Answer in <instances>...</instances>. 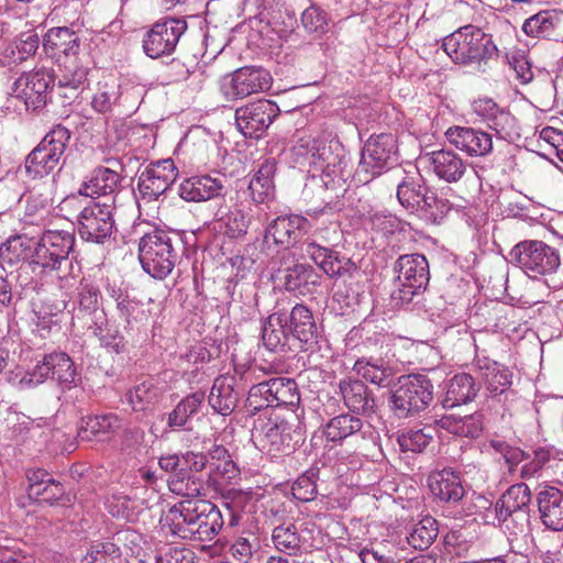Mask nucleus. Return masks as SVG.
<instances>
[{"instance_id": "1", "label": "nucleus", "mask_w": 563, "mask_h": 563, "mask_svg": "<svg viewBox=\"0 0 563 563\" xmlns=\"http://www.w3.org/2000/svg\"><path fill=\"white\" fill-rule=\"evenodd\" d=\"M290 159L308 173V185L335 192L344 190L349 174L346 153L342 143L331 133L314 129L299 130L294 135Z\"/></svg>"}, {"instance_id": "2", "label": "nucleus", "mask_w": 563, "mask_h": 563, "mask_svg": "<svg viewBox=\"0 0 563 563\" xmlns=\"http://www.w3.org/2000/svg\"><path fill=\"white\" fill-rule=\"evenodd\" d=\"M76 243L73 232L45 230L34 241L32 272L44 283H57L59 290L69 294L77 285L69 258Z\"/></svg>"}, {"instance_id": "3", "label": "nucleus", "mask_w": 563, "mask_h": 563, "mask_svg": "<svg viewBox=\"0 0 563 563\" xmlns=\"http://www.w3.org/2000/svg\"><path fill=\"white\" fill-rule=\"evenodd\" d=\"M164 527L184 540L210 542L223 528L221 510L207 499H181L163 518Z\"/></svg>"}, {"instance_id": "4", "label": "nucleus", "mask_w": 563, "mask_h": 563, "mask_svg": "<svg viewBox=\"0 0 563 563\" xmlns=\"http://www.w3.org/2000/svg\"><path fill=\"white\" fill-rule=\"evenodd\" d=\"M184 251L181 235L176 231L155 228L139 241V261L143 271L157 280L168 277Z\"/></svg>"}, {"instance_id": "5", "label": "nucleus", "mask_w": 563, "mask_h": 563, "mask_svg": "<svg viewBox=\"0 0 563 563\" xmlns=\"http://www.w3.org/2000/svg\"><path fill=\"white\" fill-rule=\"evenodd\" d=\"M54 74L47 68L22 73L10 86L7 109L40 113L51 99Z\"/></svg>"}, {"instance_id": "6", "label": "nucleus", "mask_w": 563, "mask_h": 563, "mask_svg": "<svg viewBox=\"0 0 563 563\" xmlns=\"http://www.w3.org/2000/svg\"><path fill=\"white\" fill-rule=\"evenodd\" d=\"M442 48L448 56L461 65L485 62L497 56V46L490 34L482 29L467 24L445 36Z\"/></svg>"}, {"instance_id": "7", "label": "nucleus", "mask_w": 563, "mask_h": 563, "mask_svg": "<svg viewBox=\"0 0 563 563\" xmlns=\"http://www.w3.org/2000/svg\"><path fill=\"white\" fill-rule=\"evenodd\" d=\"M531 490L525 483L511 485L484 515L485 523L499 526L518 534L529 525Z\"/></svg>"}, {"instance_id": "8", "label": "nucleus", "mask_w": 563, "mask_h": 563, "mask_svg": "<svg viewBox=\"0 0 563 563\" xmlns=\"http://www.w3.org/2000/svg\"><path fill=\"white\" fill-rule=\"evenodd\" d=\"M394 271L397 276L391 299L397 306L408 305L428 286L429 263L422 254L413 253L399 256Z\"/></svg>"}, {"instance_id": "9", "label": "nucleus", "mask_w": 563, "mask_h": 563, "mask_svg": "<svg viewBox=\"0 0 563 563\" xmlns=\"http://www.w3.org/2000/svg\"><path fill=\"white\" fill-rule=\"evenodd\" d=\"M52 378L60 388L70 389L80 382V375L70 356L60 351L45 354L35 366L21 374L18 384L23 388L36 387L46 379Z\"/></svg>"}, {"instance_id": "10", "label": "nucleus", "mask_w": 563, "mask_h": 563, "mask_svg": "<svg viewBox=\"0 0 563 563\" xmlns=\"http://www.w3.org/2000/svg\"><path fill=\"white\" fill-rule=\"evenodd\" d=\"M294 427L278 415H261L253 424L252 441L263 453L276 457L294 451Z\"/></svg>"}, {"instance_id": "11", "label": "nucleus", "mask_w": 563, "mask_h": 563, "mask_svg": "<svg viewBox=\"0 0 563 563\" xmlns=\"http://www.w3.org/2000/svg\"><path fill=\"white\" fill-rule=\"evenodd\" d=\"M509 261L533 279L555 273L561 264L559 251L538 240L516 244L509 252Z\"/></svg>"}, {"instance_id": "12", "label": "nucleus", "mask_w": 563, "mask_h": 563, "mask_svg": "<svg viewBox=\"0 0 563 563\" xmlns=\"http://www.w3.org/2000/svg\"><path fill=\"white\" fill-rule=\"evenodd\" d=\"M397 140L391 133L372 135L363 146L356 169L360 181L369 183L397 164Z\"/></svg>"}, {"instance_id": "13", "label": "nucleus", "mask_w": 563, "mask_h": 563, "mask_svg": "<svg viewBox=\"0 0 563 563\" xmlns=\"http://www.w3.org/2000/svg\"><path fill=\"white\" fill-rule=\"evenodd\" d=\"M70 136L71 133L66 126L62 124L54 125L26 156V173L33 178H42L51 174L60 163Z\"/></svg>"}, {"instance_id": "14", "label": "nucleus", "mask_w": 563, "mask_h": 563, "mask_svg": "<svg viewBox=\"0 0 563 563\" xmlns=\"http://www.w3.org/2000/svg\"><path fill=\"white\" fill-rule=\"evenodd\" d=\"M433 400V384L421 374L401 376L390 397L391 409L399 418L419 413Z\"/></svg>"}, {"instance_id": "15", "label": "nucleus", "mask_w": 563, "mask_h": 563, "mask_svg": "<svg viewBox=\"0 0 563 563\" xmlns=\"http://www.w3.org/2000/svg\"><path fill=\"white\" fill-rule=\"evenodd\" d=\"M115 206L91 200L76 214L77 231L81 240L104 244L115 231Z\"/></svg>"}, {"instance_id": "16", "label": "nucleus", "mask_w": 563, "mask_h": 563, "mask_svg": "<svg viewBox=\"0 0 563 563\" xmlns=\"http://www.w3.org/2000/svg\"><path fill=\"white\" fill-rule=\"evenodd\" d=\"M187 26L184 18L168 16L158 20L143 37L145 55L155 59L174 53Z\"/></svg>"}, {"instance_id": "17", "label": "nucleus", "mask_w": 563, "mask_h": 563, "mask_svg": "<svg viewBox=\"0 0 563 563\" xmlns=\"http://www.w3.org/2000/svg\"><path fill=\"white\" fill-rule=\"evenodd\" d=\"M471 107L477 120L495 131L498 139L514 142L520 136L516 118L493 98L478 97L472 102Z\"/></svg>"}, {"instance_id": "18", "label": "nucleus", "mask_w": 563, "mask_h": 563, "mask_svg": "<svg viewBox=\"0 0 563 563\" xmlns=\"http://www.w3.org/2000/svg\"><path fill=\"white\" fill-rule=\"evenodd\" d=\"M178 169L172 158L150 163L137 177V190L142 201H156L175 183Z\"/></svg>"}, {"instance_id": "19", "label": "nucleus", "mask_w": 563, "mask_h": 563, "mask_svg": "<svg viewBox=\"0 0 563 563\" xmlns=\"http://www.w3.org/2000/svg\"><path fill=\"white\" fill-rule=\"evenodd\" d=\"M271 85L272 76L266 69L242 67L222 79L221 91L228 100H235L265 91Z\"/></svg>"}, {"instance_id": "20", "label": "nucleus", "mask_w": 563, "mask_h": 563, "mask_svg": "<svg viewBox=\"0 0 563 563\" xmlns=\"http://www.w3.org/2000/svg\"><path fill=\"white\" fill-rule=\"evenodd\" d=\"M78 292L71 309L70 324L74 329H82L107 316L101 306V292L99 287L86 279H78Z\"/></svg>"}, {"instance_id": "21", "label": "nucleus", "mask_w": 563, "mask_h": 563, "mask_svg": "<svg viewBox=\"0 0 563 563\" xmlns=\"http://www.w3.org/2000/svg\"><path fill=\"white\" fill-rule=\"evenodd\" d=\"M278 114L279 108L275 102L261 99L238 108L235 121L245 137L260 139Z\"/></svg>"}, {"instance_id": "22", "label": "nucleus", "mask_w": 563, "mask_h": 563, "mask_svg": "<svg viewBox=\"0 0 563 563\" xmlns=\"http://www.w3.org/2000/svg\"><path fill=\"white\" fill-rule=\"evenodd\" d=\"M472 367L490 397L506 393L512 385L514 375L509 367L492 360L486 351H479L476 345Z\"/></svg>"}, {"instance_id": "23", "label": "nucleus", "mask_w": 563, "mask_h": 563, "mask_svg": "<svg viewBox=\"0 0 563 563\" xmlns=\"http://www.w3.org/2000/svg\"><path fill=\"white\" fill-rule=\"evenodd\" d=\"M324 435L331 442H342L347 438H360L365 444L374 445L379 439L378 432L371 423L350 413H342L330 419L324 428Z\"/></svg>"}, {"instance_id": "24", "label": "nucleus", "mask_w": 563, "mask_h": 563, "mask_svg": "<svg viewBox=\"0 0 563 563\" xmlns=\"http://www.w3.org/2000/svg\"><path fill=\"white\" fill-rule=\"evenodd\" d=\"M445 136L451 145L471 157H485L493 152V136L482 129L455 125L446 130Z\"/></svg>"}, {"instance_id": "25", "label": "nucleus", "mask_w": 563, "mask_h": 563, "mask_svg": "<svg viewBox=\"0 0 563 563\" xmlns=\"http://www.w3.org/2000/svg\"><path fill=\"white\" fill-rule=\"evenodd\" d=\"M275 277L287 291L299 296L312 295L321 284L320 274L311 265L300 262L279 267Z\"/></svg>"}, {"instance_id": "26", "label": "nucleus", "mask_w": 563, "mask_h": 563, "mask_svg": "<svg viewBox=\"0 0 563 563\" xmlns=\"http://www.w3.org/2000/svg\"><path fill=\"white\" fill-rule=\"evenodd\" d=\"M388 339V333L374 320L364 319L347 332L344 342L347 351L366 354L380 351Z\"/></svg>"}, {"instance_id": "27", "label": "nucleus", "mask_w": 563, "mask_h": 563, "mask_svg": "<svg viewBox=\"0 0 563 563\" xmlns=\"http://www.w3.org/2000/svg\"><path fill=\"white\" fill-rule=\"evenodd\" d=\"M310 228L307 218L300 214L279 216L265 229L264 240L269 243L288 249L295 245Z\"/></svg>"}, {"instance_id": "28", "label": "nucleus", "mask_w": 563, "mask_h": 563, "mask_svg": "<svg viewBox=\"0 0 563 563\" xmlns=\"http://www.w3.org/2000/svg\"><path fill=\"white\" fill-rule=\"evenodd\" d=\"M67 301L43 299L32 302L33 332L45 339L62 330Z\"/></svg>"}, {"instance_id": "29", "label": "nucleus", "mask_w": 563, "mask_h": 563, "mask_svg": "<svg viewBox=\"0 0 563 563\" xmlns=\"http://www.w3.org/2000/svg\"><path fill=\"white\" fill-rule=\"evenodd\" d=\"M285 319L291 338L299 350H309L318 341V325L312 311L303 303H296Z\"/></svg>"}, {"instance_id": "30", "label": "nucleus", "mask_w": 563, "mask_h": 563, "mask_svg": "<svg viewBox=\"0 0 563 563\" xmlns=\"http://www.w3.org/2000/svg\"><path fill=\"white\" fill-rule=\"evenodd\" d=\"M223 177L211 174L190 176L180 183L178 195L188 202L209 201L223 196Z\"/></svg>"}, {"instance_id": "31", "label": "nucleus", "mask_w": 563, "mask_h": 563, "mask_svg": "<svg viewBox=\"0 0 563 563\" xmlns=\"http://www.w3.org/2000/svg\"><path fill=\"white\" fill-rule=\"evenodd\" d=\"M208 482L216 489L222 490L235 485L240 479V468L232 460L229 451L222 445H214L210 452Z\"/></svg>"}, {"instance_id": "32", "label": "nucleus", "mask_w": 563, "mask_h": 563, "mask_svg": "<svg viewBox=\"0 0 563 563\" xmlns=\"http://www.w3.org/2000/svg\"><path fill=\"white\" fill-rule=\"evenodd\" d=\"M263 345L271 352L283 353L298 349L286 323L285 312L275 311L269 314L262 325Z\"/></svg>"}, {"instance_id": "33", "label": "nucleus", "mask_w": 563, "mask_h": 563, "mask_svg": "<svg viewBox=\"0 0 563 563\" xmlns=\"http://www.w3.org/2000/svg\"><path fill=\"white\" fill-rule=\"evenodd\" d=\"M424 158L433 174L445 183H457L467 170V163L453 150L432 151Z\"/></svg>"}, {"instance_id": "34", "label": "nucleus", "mask_w": 563, "mask_h": 563, "mask_svg": "<svg viewBox=\"0 0 563 563\" xmlns=\"http://www.w3.org/2000/svg\"><path fill=\"white\" fill-rule=\"evenodd\" d=\"M537 506L542 523L553 531L563 530V492L554 486H542L537 496Z\"/></svg>"}, {"instance_id": "35", "label": "nucleus", "mask_w": 563, "mask_h": 563, "mask_svg": "<svg viewBox=\"0 0 563 563\" xmlns=\"http://www.w3.org/2000/svg\"><path fill=\"white\" fill-rule=\"evenodd\" d=\"M121 181L119 173L109 167L98 166L80 185V194L91 199L104 196L108 197L109 203L114 205V195L119 191Z\"/></svg>"}, {"instance_id": "36", "label": "nucleus", "mask_w": 563, "mask_h": 563, "mask_svg": "<svg viewBox=\"0 0 563 563\" xmlns=\"http://www.w3.org/2000/svg\"><path fill=\"white\" fill-rule=\"evenodd\" d=\"M429 488L441 501L456 504L465 495V488L457 471L445 467L429 476Z\"/></svg>"}, {"instance_id": "37", "label": "nucleus", "mask_w": 563, "mask_h": 563, "mask_svg": "<svg viewBox=\"0 0 563 563\" xmlns=\"http://www.w3.org/2000/svg\"><path fill=\"white\" fill-rule=\"evenodd\" d=\"M305 251L314 264L330 277H341L355 269V265L350 258L316 242H308Z\"/></svg>"}, {"instance_id": "38", "label": "nucleus", "mask_w": 563, "mask_h": 563, "mask_svg": "<svg viewBox=\"0 0 563 563\" xmlns=\"http://www.w3.org/2000/svg\"><path fill=\"white\" fill-rule=\"evenodd\" d=\"M283 518H277L273 523H277L272 531V542L275 549L288 555H297L308 552L312 548V542L299 531L291 522H282Z\"/></svg>"}, {"instance_id": "39", "label": "nucleus", "mask_w": 563, "mask_h": 563, "mask_svg": "<svg viewBox=\"0 0 563 563\" xmlns=\"http://www.w3.org/2000/svg\"><path fill=\"white\" fill-rule=\"evenodd\" d=\"M276 161L266 158L261 162L249 181L251 200L256 205H267L275 198Z\"/></svg>"}, {"instance_id": "40", "label": "nucleus", "mask_w": 563, "mask_h": 563, "mask_svg": "<svg viewBox=\"0 0 563 563\" xmlns=\"http://www.w3.org/2000/svg\"><path fill=\"white\" fill-rule=\"evenodd\" d=\"M43 46L53 57H76L80 51V37L67 26L52 27L43 37Z\"/></svg>"}, {"instance_id": "41", "label": "nucleus", "mask_w": 563, "mask_h": 563, "mask_svg": "<svg viewBox=\"0 0 563 563\" xmlns=\"http://www.w3.org/2000/svg\"><path fill=\"white\" fill-rule=\"evenodd\" d=\"M34 240L26 235H11L0 245L1 269L12 268L30 261L32 267Z\"/></svg>"}, {"instance_id": "42", "label": "nucleus", "mask_w": 563, "mask_h": 563, "mask_svg": "<svg viewBox=\"0 0 563 563\" xmlns=\"http://www.w3.org/2000/svg\"><path fill=\"white\" fill-rule=\"evenodd\" d=\"M479 390L473 376L467 373H460L450 378L445 385V394L442 406L451 409L456 406L472 401Z\"/></svg>"}, {"instance_id": "43", "label": "nucleus", "mask_w": 563, "mask_h": 563, "mask_svg": "<svg viewBox=\"0 0 563 563\" xmlns=\"http://www.w3.org/2000/svg\"><path fill=\"white\" fill-rule=\"evenodd\" d=\"M429 190L419 172L406 173L397 185V199L406 210L413 213Z\"/></svg>"}, {"instance_id": "44", "label": "nucleus", "mask_w": 563, "mask_h": 563, "mask_svg": "<svg viewBox=\"0 0 563 563\" xmlns=\"http://www.w3.org/2000/svg\"><path fill=\"white\" fill-rule=\"evenodd\" d=\"M122 428V420L115 413L90 416L82 420L78 430L81 440L91 441L95 438L103 440Z\"/></svg>"}, {"instance_id": "45", "label": "nucleus", "mask_w": 563, "mask_h": 563, "mask_svg": "<svg viewBox=\"0 0 563 563\" xmlns=\"http://www.w3.org/2000/svg\"><path fill=\"white\" fill-rule=\"evenodd\" d=\"M162 396L163 390L153 378L136 384L125 394L128 404L135 412L152 411Z\"/></svg>"}, {"instance_id": "46", "label": "nucleus", "mask_w": 563, "mask_h": 563, "mask_svg": "<svg viewBox=\"0 0 563 563\" xmlns=\"http://www.w3.org/2000/svg\"><path fill=\"white\" fill-rule=\"evenodd\" d=\"M234 377L219 376L214 379L208 402L211 408L222 415L229 416L238 404V394L234 391Z\"/></svg>"}, {"instance_id": "47", "label": "nucleus", "mask_w": 563, "mask_h": 563, "mask_svg": "<svg viewBox=\"0 0 563 563\" xmlns=\"http://www.w3.org/2000/svg\"><path fill=\"white\" fill-rule=\"evenodd\" d=\"M340 393L344 405L353 412L366 413L375 405L374 398L369 395L367 387L358 379H343L339 384Z\"/></svg>"}, {"instance_id": "48", "label": "nucleus", "mask_w": 563, "mask_h": 563, "mask_svg": "<svg viewBox=\"0 0 563 563\" xmlns=\"http://www.w3.org/2000/svg\"><path fill=\"white\" fill-rule=\"evenodd\" d=\"M438 533L437 520L431 516H426L410 528L404 540H400L401 548L405 547L404 543H407L415 550H427L433 543Z\"/></svg>"}, {"instance_id": "49", "label": "nucleus", "mask_w": 563, "mask_h": 563, "mask_svg": "<svg viewBox=\"0 0 563 563\" xmlns=\"http://www.w3.org/2000/svg\"><path fill=\"white\" fill-rule=\"evenodd\" d=\"M85 329L90 330L99 340L100 345L108 351L120 354L125 350L124 336L117 327L109 323L108 316L102 317Z\"/></svg>"}, {"instance_id": "50", "label": "nucleus", "mask_w": 563, "mask_h": 563, "mask_svg": "<svg viewBox=\"0 0 563 563\" xmlns=\"http://www.w3.org/2000/svg\"><path fill=\"white\" fill-rule=\"evenodd\" d=\"M353 371L366 382L379 387L388 386L393 377V369L379 360L358 358Z\"/></svg>"}, {"instance_id": "51", "label": "nucleus", "mask_w": 563, "mask_h": 563, "mask_svg": "<svg viewBox=\"0 0 563 563\" xmlns=\"http://www.w3.org/2000/svg\"><path fill=\"white\" fill-rule=\"evenodd\" d=\"M441 426L455 435L475 439L483 432V415L476 412L464 417H443Z\"/></svg>"}, {"instance_id": "52", "label": "nucleus", "mask_w": 563, "mask_h": 563, "mask_svg": "<svg viewBox=\"0 0 563 563\" xmlns=\"http://www.w3.org/2000/svg\"><path fill=\"white\" fill-rule=\"evenodd\" d=\"M203 400L205 394L201 391L186 396L168 413L167 426L173 430L184 428L188 420L198 412Z\"/></svg>"}, {"instance_id": "53", "label": "nucleus", "mask_w": 563, "mask_h": 563, "mask_svg": "<svg viewBox=\"0 0 563 563\" xmlns=\"http://www.w3.org/2000/svg\"><path fill=\"white\" fill-rule=\"evenodd\" d=\"M433 440V429L409 428L397 433V442L404 453H421Z\"/></svg>"}, {"instance_id": "54", "label": "nucleus", "mask_w": 563, "mask_h": 563, "mask_svg": "<svg viewBox=\"0 0 563 563\" xmlns=\"http://www.w3.org/2000/svg\"><path fill=\"white\" fill-rule=\"evenodd\" d=\"M216 219L221 227L225 228V234L234 239L244 236L251 223V216L238 206L230 208L227 212L218 210Z\"/></svg>"}, {"instance_id": "55", "label": "nucleus", "mask_w": 563, "mask_h": 563, "mask_svg": "<svg viewBox=\"0 0 563 563\" xmlns=\"http://www.w3.org/2000/svg\"><path fill=\"white\" fill-rule=\"evenodd\" d=\"M271 407H275L273 378L251 386L245 401V409L247 413L254 416Z\"/></svg>"}, {"instance_id": "56", "label": "nucleus", "mask_w": 563, "mask_h": 563, "mask_svg": "<svg viewBox=\"0 0 563 563\" xmlns=\"http://www.w3.org/2000/svg\"><path fill=\"white\" fill-rule=\"evenodd\" d=\"M451 206L446 199L438 197L433 190H429L419 208L413 211V214L428 223H438L450 211Z\"/></svg>"}, {"instance_id": "57", "label": "nucleus", "mask_w": 563, "mask_h": 563, "mask_svg": "<svg viewBox=\"0 0 563 563\" xmlns=\"http://www.w3.org/2000/svg\"><path fill=\"white\" fill-rule=\"evenodd\" d=\"M168 485L169 489L180 495L183 499H201L199 496L203 490V484L195 474H175Z\"/></svg>"}, {"instance_id": "58", "label": "nucleus", "mask_w": 563, "mask_h": 563, "mask_svg": "<svg viewBox=\"0 0 563 563\" xmlns=\"http://www.w3.org/2000/svg\"><path fill=\"white\" fill-rule=\"evenodd\" d=\"M556 20L551 11H540L525 21L522 31L532 37H550L553 35Z\"/></svg>"}, {"instance_id": "59", "label": "nucleus", "mask_w": 563, "mask_h": 563, "mask_svg": "<svg viewBox=\"0 0 563 563\" xmlns=\"http://www.w3.org/2000/svg\"><path fill=\"white\" fill-rule=\"evenodd\" d=\"M368 221L373 231L386 238L402 232L405 227V222L387 210L371 211Z\"/></svg>"}, {"instance_id": "60", "label": "nucleus", "mask_w": 563, "mask_h": 563, "mask_svg": "<svg viewBox=\"0 0 563 563\" xmlns=\"http://www.w3.org/2000/svg\"><path fill=\"white\" fill-rule=\"evenodd\" d=\"M121 551L113 542H93L80 559V563H118Z\"/></svg>"}, {"instance_id": "61", "label": "nucleus", "mask_w": 563, "mask_h": 563, "mask_svg": "<svg viewBox=\"0 0 563 563\" xmlns=\"http://www.w3.org/2000/svg\"><path fill=\"white\" fill-rule=\"evenodd\" d=\"M274 405L296 406L300 401L297 384L288 377H273Z\"/></svg>"}, {"instance_id": "62", "label": "nucleus", "mask_w": 563, "mask_h": 563, "mask_svg": "<svg viewBox=\"0 0 563 563\" xmlns=\"http://www.w3.org/2000/svg\"><path fill=\"white\" fill-rule=\"evenodd\" d=\"M319 468L310 467L301 474L291 486L292 496L299 501H310L318 494L317 481L319 478Z\"/></svg>"}, {"instance_id": "63", "label": "nucleus", "mask_w": 563, "mask_h": 563, "mask_svg": "<svg viewBox=\"0 0 563 563\" xmlns=\"http://www.w3.org/2000/svg\"><path fill=\"white\" fill-rule=\"evenodd\" d=\"M258 539L249 533L247 536L236 537L230 545V554L240 563H249L253 554L258 550Z\"/></svg>"}, {"instance_id": "64", "label": "nucleus", "mask_w": 563, "mask_h": 563, "mask_svg": "<svg viewBox=\"0 0 563 563\" xmlns=\"http://www.w3.org/2000/svg\"><path fill=\"white\" fill-rule=\"evenodd\" d=\"M119 89L108 84L99 85L92 96L91 107L98 113H108L112 111L113 106L119 99Z\"/></svg>"}]
</instances>
